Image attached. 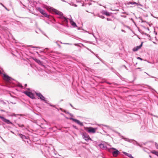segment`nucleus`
Segmentation results:
<instances>
[{"mask_svg":"<svg viewBox=\"0 0 158 158\" xmlns=\"http://www.w3.org/2000/svg\"><path fill=\"white\" fill-rule=\"evenodd\" d=\"M37 10L39 11L44 16L49 18L51 16L48 15L47 13L43 10L40 7H38L37 8Z\"/></svg>","mask_w":158,"mask_h":158,"instance_id":"obj_1","label":"nucleus"},{"mask_svg":"<svg viewBox=\"0 0 158 158\" xmlns=\"http://www.w3.org/2000/svg\"><path fill=\"white\" fill-rule=\"evenodd\" d=\"M85 130L89 133H94L96 132V129L92 127H87Z\"/></svg>","mask_w":158,"mask_h":158,"instance_id":"obj_2","label":"nucleus"},{"mask_svg":"<svg viewBox=\"0 0 158 158\" xmlns=\"http://www.w3.org/2000/svg\"><path fill=\"white\" fill-rule=\"evenodd\" d=\"M112 149L115 150L112 152V153L113 156L114 157H116L118 155L119 153V152L117 150L115 149L114 148H112Z\"/></svg>","mask_w":158,"mask_h":158,"instance_id":"obj_3","label":"nucleus"},{"mask_svg":"<svg viewBox=\"0 0 158 158\" xmlns=\"http://www.w3.org/2000/svg\"><path fill=\"white\" fill-rule=\"evenodd\" d=\"M36 94L38 97V98H40L42 100L45 101V98L40 93H36Z\"/></svg>","mask_w":158,"mask_h":158,"instance_id":"obj_4","label":"nucleus"},{"mask_svg":"<svg viewBox=\"0 0 158 158\" xmlns=\"http://www.w3.org/2000/svg\"><path fill=\"white\" fill-rule=\"evenodd\" d=\"M25 94L27 96L30 97L32 99H34L35 97H34L33 94L31 92H26L25 93Z\"/></svg>","mask_w":158,"mask_h":158,"instance_id":"obj_5","label":"nucleus"},{"mask_svg":"<svg viewBox=\"0 0 158 158\" xmlns=\"http://www.w3.org/2000/svg\"><path fill=\"white\" fill-rule=\"evenodd\" d=\"M143 42L141 43V44L139 46H137L134 47L132 49L133 51L134 52L137 51L140 49L142 46Z\"/></svg>","mask_w":158,"mask_h":158,"instance_id":"obj_6","label":"nucleus"},{"mask_svg":"<svg viewBox=\"0 0 158 158\" xmlns=\"http://www.w3.org/2000/svg\"><path fill=\"white\" fill-rule=\"evenodd\" d=\"M3 79L7 81H9L10 80L11 78L9 76H8V75L5 74H3Z\"/></svg>","mask_w":158,"mask_h":158,"instance_id":"obj_7","label":"nucleus"},{"mask_svg":"<svg viewBox=\"0 0 158 158\" xmlns=\"http://www.w3.org/2000/svg\"><path fill=\"white\" fill-rule=\"evenodd\" d=\"M0 118L4 122L8 124H11V123L8 120L5 118L4 117L0 116Z\"/></svg>","mask_w":158,"mask_h":158,"instance_id":"obj_8","label":"nucleus"},{"mask_svg":"<svg viewBox=\"0 0 158 158\" xmlns=\"http://www.w3.org/2000/svg\"><path fill=\"white\" fill-rule=\"evenodd\" d=\"M83 138L86 140L91 139L89 135L86 134H83Z\"/></svg>","mask_w":158,"mask_h":158,"instance_id":"obj_9","label":"nucleus"},{"mask_svg":"<svg viewBox=\"0 0 158 158\" xmlns=\"http://www.w3.org/2000/svg\"><path fill=\"white\" fill-rule=\"evenodd\" d=\"M53 12H54L56 14L59 15H63V14L62 12L55 9H54V11Z\"/></svg>","mask_w":158,"mask_h":158,"instance_id":"obj_10","label":"nucleus"},{"mask_svg":"<svg viewBox=\"0 0 158 158\" xmlns=\"http://www.w3.org/2000/svg\"><path fill=\"white\" fill-rule=\"evenodd\" d=\"M47 10L50 12H53L54 11V8L52 7H48L46 8Z\"/></svg>","mask_w":158,"mask_h":158,"instance_id":"obj_11","label":"nucleus"},{"mask_svg":"<svg viewBox=\"0 0 158 158\" xmlns=\"http://www.w3.org/2000/svg\"><path fill=\"white\" fill-rule=\"evenodd\" d=\"M123 153L124 154L126 155L128 157H130V158H134L131 154L127 153L125 152H123Z\"/></svg>","mask_w":158,"mask_h":158,"instance_id":"obj_12","label":"nucleus"},{"mask_svg":"<svg viewBox=\"0 0 158 158\" xmlns=\"http://www.w3.org/2000/svg\"><path fill=\"white\" fill-rule=\"evenodd\" d=\"M70 23L71 25L73 26L74 27H77L76 23H75V22H74L73 21L71 20H70Z\"/></svg>","mask_w":158,"mask_h":158,"instance_id":"obj_13","label":"nucleus"},{"mask_svg":"<svg viewBox=\"0 0 158 158\" xmlns=\"http://www.w3.org/2000/svg\"><path fill=\"white\" fill-rule=\"evenodd\" d=\"M34 60L39 64H42V62L38 59L36 58H34Z\"/></svg>","mask_w":158,"mask_h":158,"instance_id":"obj_14","label":"nucleus"},{"mask_svg":"<svg viewBox=\"0 0 158 158\" xmlns=\"http://www.w3.org/2000/svg\"><path fill=\"white\" fill-rule=\"evenodd\" d=\"M19 135L23 139H27L25 135H24L22 134H19Z\"/></svg>","mask_w":158,"mask_h":158,"instance_id":"obj_15","label":"nucleus"},{"mask_svg":"<svg viewBox=\"0 0 158 158\" xmlns=\"http://www.w3.org/2000/svg\"><path fill=\"white\" fill-rule=\"evenodd\" d=\"M151 153H152V154H154L157 155V156H158V152L155 150H153L151 151Z\"/></svg>","mask_w":158,"mask_h":158,"instance_id":"obj_16","label":"nucleus"},{"mask_svg":"<svg viewBox=\"0 0 158 158\" xmlns=\"http://www.w3.org/2000/svg\"><path fill=\"white\" fill-rule=\"evenodd\" d=\"M61 18L62 19L64 20V21H65L66 22H67V19L64 16H62L61 17Z\"/></svg>","mask_w":158,"mask_h":158,"instance_id":"obj_17","label":"nucleus"},{"mask_svg":"<svg viewBox=\"0 0 158 158\" xmlns=\"http://www.w3.org/2000/svg\"><path fill=\"white\" fill-rule=\"evenodd\" d=\"M130 3L131 4H135L137 6H138L139 5L138 4V3L134 2H132Z\"/></svg>","mask_w":158,"mask_h":158,"instance_id":"obj_18","label":"nucleus"},{"mask_svg":"<svg viewBox=\"0 0 158 158\" xmlns=\"http://www.w3.org/2000/svg\"><path fill=\"white\" fill-rule=\"evenodd\" d=\"M155 145L156 147V148L158 149V144L157 143H155Z\"/></svg>","mask_w":158,"mask_h":158,"instance_id":"obj_19","label":"nucleus"},{"mask_svg":"<svg viewBox=\"0 0 158 158\" xmlns=\"http://www.w3.org/2000/svg\"><path fill=\"white\" fill-rule=\"evenodd\" d=\"M137 59H139V60H143L141 58H140L139 57H138L137 58Z\"/></svg>","mask_w":158,"mask_h":158,"instance_id":"obj_20","label":"nucleus"},{"mask_svg":"<svg viewBox=\"0 0 158 158\" xmlns=\"http://www.w3.org/2000/svg\"><path fill=\"white\" fill-rule=\"evenodd\" d=\"M19 127H23V126H23V125H21V126H20L19 125Z\"/></svg>","mask_w":158,"mask_h":158,"instance_id":"obj_21","label":"nucleus"},{"mask_svg":"<svg viewBox=\"0 0 158 158\" xmlns=\"http://www.w3.org/2000/svg\"><path fill=\"white\" fill-rule=\"evenodd\" d=\"M106 15H109V14H106Z\"/></svg>","mask_w":158,"mask_h":158,"instance_id":"obj_22","label":"nucleus"},{"mask_svg":"<svg viewBox=\"0 0 158 158\" xmlns=\"http://www.w3.org/2000/svg\"><path fill=\"white\" fill-rule=\"evenodd\" d=\"M2 72L0 70V74H2Z\"/></svg>","mask_w":158,"mask_h":158,"instance_id":"obj_23","label":"nucleus"},{"mask_svg":"<svg viewBox=\"0 0 158 158\" xmlns=\"http://www.w3.org/2000/svg\"><path fill=\"white\" fill-rule=\"evenodd\" d=\"M149 156L150 157H151V156Z\"/></svg>","mask_w":158,"mask_h":158,"instance_id":"obj_24","label":"nucleus"}]
</instances>
